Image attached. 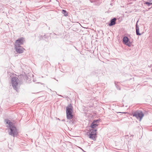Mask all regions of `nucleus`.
Here are the masks:
<instances>
[{
    "instance_id": "obj_1",
    "label": "nucleus",
    "mask_w": 152,
    "mask_h": 152,
    "mask_svg": "<svg viewBox=\"0 0 152 152\" xmlns=\"http://www.w3.org/2000/svg\"><path fill=\"white\" fill-rule=\"evenodd\" d=\"M11 83L13 89L18 91L20 85V80L18 78L16 77H12L11 79Z\"/></svg>"
},
{
    "instance_id": "obj_2",
    "label": "nucleus",
    "mask_w": 152,
    "mask_h": 152,
    "mask_svg": "<svg viewBox=\"0 0 152 152\" xmlns=\"http://www.w3.org/2000/svg\"><path fill=\"white\" fill-rule=\"evenodd\" d=\"M5 121L6 122L7 124H8L9 125V128L10 130V131L9 132V134L13 136H14L15 135L17 134L18 132L16 128L13 124L12 122H10V121L8 119H6Z\"/></svg>"
},
{
    "instance_id": "obj_3",
    "label": "nucleus",
    "mask_w": 152,
    "mask_h": 152,
    "mask_svg": "<svg viewBox=\"0 0 152 152\" xmlns=\"http://www.w3.org/2000/svg\"><path fill=\"white\" fill-rule=\"evenodd\" d=\"M66 112L67 118L70 120L72 119L73 117V107L71 104L66 107Z\"/></svg>"
},
{
    "instance_id": "obj_4",
    "label": "nucleus",
    "mask_w": 152,
    "mask_h": 152,
    "mask_svg": "<svg viewBox=\"0 0 152 152\" xmlns=\"http://www.w3.org/2000/svg\"><path fill=\"white\" fill-rule=\"evenodd\" d=\"M133 116H135L140 121H141L144 116V114L142 112L140 111H136L133 113Z\"/></svg>"
},
{
    "instance_id": "obj_5",
    "label": "nucleus",
    "mask_w": 152,
    "mask_h": 152,
    "mask_svg": "<svg viewBox=\"0 0 152 152\" xmlns=\"http://www.w3.org/2000/svg\"><path fill=\"white\" fill-rule=\"evenodd\" d=\"M25 39L23 37H20L16 40L15 42V46L20 47L21 45H23L25 42Z\"/></svg>"
},
{
    "instance_id": "obj_6",
    "label": "nucleus",
    "mask_w": 152,
    "mask_h": 152,
    "mask_svg": "<svg viewBox=\"0 0 152 152\" xmlns=\"http://www.w3.org/2000/svg\"><path fill=\"white\" fill-rule=\"evenodd\" d=\"M96 130H93V129H90V132L91 133L89 134V137L90 138L94 140L96 137Z\"/></svg>"
},
{
    "instance_id": "obj_7",
    "label": "nucleus",
    "mask_w": 152,
    "mask_h": 152,
    "mask_svg": "<svg viewBox=\"0 0 152 152\" xmlns=\"http://www.w3.org/2000/svg\"><path fill=\"white\" fill-rule=\"evenodd\" d=\"M123 43L125 45L128 46H130L131 45V43L129 41L128 38L126 37H125L123 38Z\"/></svg>"
},
{
    "instance_id": "obj_8",
    "label": "nucleus",
    "mask_w": 152,
    "mask_h": 152,
    "mask_svg": "<svg viewBox=\"0 0 152 152\" xmlns=\"http://www.w3.org/2000/svg\"><path fill=\"white\" fill-rule=\"evenodd\" d=\"M15 48L16 51L18 53H22L23 51L25 50L24 48L23 47H16L15 46Z\"/></svg>"
},
{
    "instance_id": "obj_9",
    "label": "nucleus",
    "mask_w": 152,
    "mask_h": 152,
    "mask_svg": "<svg viewBox=\"0 0 152 152\" xmlns=\"http://www.w3.org/2000/svg\"><path fill=\"white\" fill-rule=\"evenodd\" d=\"M99 120L94 121L93 122L91 123V127L92 128H94L96 126H98V123H99Z\"/></svg>"
},
{
    "instance_id": "obj_10",
    "label": "nucleus",
    "mask_w": 152,
    "mask_h": 152,
    "mask_svg": "<svg viewBox=\"0 0 152 152\" xmlns=\"http://www.w3.org/2000/svg\"><path fill=\"white\" fill-rule=\"evenodd\" d=\"M116 19L115 18H114L111 20L110 23L108 25L110 26L114 25L115 24V21Z\"/></svg>"
},
{
    "instance_id": "obj_11",
    "label": "nucleus",
    "mask_w": 152,
    "mask_h": 152,
    "mask_svg": "<svg viewBox=\"0 0 152 152\" xmlns=\"http://www.w3.org/2000/svg\"><path fill=\"white\" fill-rule=\"evenodd\" d=\"M62 12L65 16H67L68 15V12L64 10H62Z\"/></svg>"
},
{
    "instance_id": "obj_12",
    "label": "nucleus",
    "mask_w": 152,
    "mask_h": 152,
    "mask_svg": "<svg viewBox=\"0 0 152 152\" xmlns=\"http://www.w3.org/2000/svg\"><path fill=\"white\" fill-rule=\"evenodd\" d=\"M136 32L137 35H140V34L139 33V28L138 27L136 26Z\"/></svg>"
},
{
    "instance_id": "obj_13",
    "label": "nucleus",
    "mask_w": 152,
    "mask_h": 152,
    "mask_svg": "<svg viewBox=\"0 0 152 152\" xmlns=\"http://www.w3.org/2000/svg\"><path fill=\"white\" fill-rule=\"evenodd\" d=\"M144 4H147L148 6H149L150 4H151L150 3V2H145Z\"/></svg>"
},
{
    "instance_id": "obj_14",
    "label": "nucleus",
    "mask_w": 152,
    "mask_h": 152,
    "mask_svg": "<svg viewBox=\"0 0 152 152\" xmlns=\"http://www.w3.org/2000/svg\"><path fill=\"white\" fill-rule=\"evenodd\" d=\"M149 2L151 4H152V0H149Z\"/></svg>"
}]
</instances>
